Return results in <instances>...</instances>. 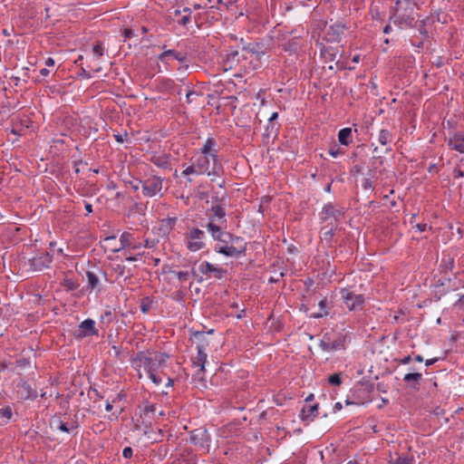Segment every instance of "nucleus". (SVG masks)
<instances>
[{
  "mask_svg": "<svg viewBox=\"0 0 464 464\" xmlns=\"http://www.w3.org/2000/svg\"><path fill=\"white\" fill-rule=\"evenodd\" d=\"M169 355L160 352H139L132 362L138 367H142L149 374L150 379L155 384L161 383L162 380L157 375V372L165 366Z\"/></svg>",
  "mask_w": 464,
  "mask_h": 464,
  "instance_id": "1",
  "label": "nucleus"
},
{
  "mask_svg": "<svg viewBox=\"0 0 464 464\" xmlns=\"http://www.w3.org/2000/svg\"><path fill=\"white\" fill-rule=\"evenodd\" d=\"M216 241L218 244L215 250L218 254L230 257H239L246 255L247 243L242 237L225 231Z\"/></svg>",
  "mask_w": 464,
  "mask_h": 464,
  "instance_id": "2",
  "label": "nucleus"
},
{
  "mask_svg": "<svg viewBox=\"0 0 464 464\" xmlns=\"http://www.w3.org/2000/svg\"><path fill=\"white\" fill-rule=\"evenodd\" d=\"M390 20L398 26H418L415 23L414 5H401V1L397 0L390 8Z\"/></svg>",
  "mask_w": 464,
  "mask_h": 464,
  "instance_id": "3",
  "label": "nucleus"
},
{
  "mask_svg": "<svg viewBox=\"0 0 464 464\" xmlns=\"http://www.w3.org/2000/svg\"><path fill=\"white\" fill-rule=\"evenodd\" d=\"M222 68L225 72L238 70L245 72L254 69L251 66V61L248 62V56L238 50H233L225 56L222 62Z\"/></svg>",
  "mask_w": 464,
  "mask_h": 464,
  "instance_id": "4",
  "label": "nucleus"
},
{
  "mask_svg": "<svg viewBox=\"0 0 464 464\" xmlns=\"http://www.w3.org/2000/svg\"><path fill=\"white\" fill-rule=\"evenodd\" d=\"M343 216L344 208L331 202L324 204L319 213L321 222L326 223L329 227H337Z\"/></svg>",
  "mask_w": 464,
  "mask_h": 464,
  "instance_id": "5",
  "label": "nucleus"
},
{
  "mask_svg": "<svg viewBox=\"0 0 464 464\" xmlns=\"http://www.w3.org/2000/svg\"><path fill=\"white\" fill-rule=\"evenodd\" d=\"M20 262L21 266L24 270L30 272H37L42 271L44 268L49 266V265L53 262V256L50 253L44 251L36 254L32 258H23Z\"/></svg>",
  "mask_w": 464,
  "mask_h": 464,
  "instance_id": "6",
  "label": "nucleus"
},
{
  "mask_svg": "<svg viewBox=\"0 0 464 464\" xmlns=\"http://www.w3.org/2000/svg\"><path fill=\"white\" fill-rule=\"evenodd\" d=\"M164 178L153 174L145 175L142 179V195L147 198L162 197Z\"/></svg>",
  "mask_w": 464,
  "mask_h": 464,
  "instance_id": "7",
  "label": "nucleus"
},
{
  "mask_svg": "<svg viewBox=\"0 0 464 464\" xmlns=\"http://www.w3.org/2000/svg\"><path fill=\"white\" fill-rule=\"evenodd\" d=\"M210 156L200 154L197 156L193 162L198 170L199 174H208V176H220L222 172V166L218 164V161H213V166L210 168Z\"/></svg>",
  "mask_w": 464,
  "mask_h": 464,
  "instance_id": "8",
  "label": "nucleus"
},
{
  "mask_svg": "<svg viewBox=\"0 0 464 464\" xmlns=\"http://www.w3.org/2000/svg\"><path fill=\"white\" fill-rule=\"evenodd\" d=\"M195 338L198 342L197 344V354L191 358L193 365L200 367V371L205 370V363L207 361L206 348L208 346V342L206 339L205 332H196Z\"/></svg>",
  "mask_w": 464,
  "mask_h": 464,
  "instance_id": "9",
  "label": "nucleus"
},
{
  "mask_svg": "<svg viewBox=\"0 0 464 464\" xmlns=\"http://www.w3.org/2000/svg\"><path fill=\"white\" fill-rule=\"evenodd\" d=\"M345 336L342 334L326 333L320 342V347L325 352L344 349Z\"/></svg>",
  "mask_w": 464,
  "mask_h": 464,
  "instance_id": "10",
  "label": "nucleus"
},
{
  "mask_svg": "<svg viewBox=\"0 0 464 464\" xmlns=\"http://www.w3.org/2000/svg\"><path fill=\"white\" fill-rule=\"evenodd\" d=\"M341 298L350 311H359L363 308L365 298L363 295L355 294L346 288L340 291Z\"/></svg>",
  "mask_w": 464,
  "mask_h": 464,
  "instance_id": "11",
  "label": "nucleus"
},
{
  "mask_svg": "<svg viewBox=\"0 0 464 464\" xmlns=\"http://www.w3.org/2000/svg\"><path fill=\"white\" fill-rule=\"evenodd\" d=\"M206 235L205 232L199 228H192L186 235V238L188 239L187 247L188 250L192 252H197L205 247L204 238Z\"/></svg>",
  "mask_w": 464,
  "mask_h": 464,
  "instance_id": "12",
  "label": "nucleus"
},
{
  "mask_svg": "<svg viewBox=\"0 0 464 464\" xmlns=\"http://www.w3.org/2000/svg\"><path fill=\"white\" fill-rule=\"evenodd\" d=\"M198 271L206 276V278L222 279L227 274V270L218 266H215L208 261H203L198 265Z\"/></svg>",
  "mask_w": 464,
  "mask_h": 464,
  "instance_id": "13",
  "label": "nucleus"
},
{
  "mask_svg": "<svg viewBox=\"0 0 464 464\" xmlns=\"http://www.w3.org/2000/svg\"><path fill=\"white\" fill-rule=\"evenodd\" d=\"M348 28L343 21H337L329 26L325 33L324 40L329 43H340L344 35V32Z\"/></svg>",
  "mask_w": 464,
  "mask_h": 464,
  "instance_id": "14",
  "label": "nucleus"
},
{
  "mask_svg": "<svg viewBox=\"0 0 464 464\" xmlns=\"http://www.w3.org/2000/svg\"><path fill=\"white\" fill-rule=\"evenodd\" d=\"M266 48L264 44L259 42H250L244 44L241 48V53L246 54L249 58L256 57L260 58L261 55L266 53Z\"/></svg>",
  "mask_w": 464,
  "mask_h": 464,
  "instance_id": "15",
  "label": "nucleus"
},
{
  "mask_svg": "<svg viewBox=\"0 0 464 464\" xmlns=\"http://www.w3.org/2000/svg\"><path fill=\"white\" fill-rule=\"evenodd\" d=\"M191 14L192 10L188 7H184L182 10L175 9L172 13H170L169 17L172 19V21L176 22L179 25L187 27L188 24L191 22Z\"/></svg>",
  "mask_w": 464,
  "mask_h": 464,
  "instance_id": "16",
  "label": "nucleus"
},
{
  "mask_svg": "<svg viewBox=\"0 0 464 464\" xmlns=\"http://www.w3.org/2000/svg\"><path fill=\"white\" fill-rule=\"evenodd\" d=\"M190 441L196 446L201 448L208 447L209 435L204 429L194 430L190 434Z\"/></svg>",
  "mask_w": 464,
  "mask_h": 464,
  "instance_id": "17",
  "label": "nucleus"
},
{
  "mask_svg": "<svg viewBox=\"0 0 464 464\" xmlns=\"http://www.w3.org/2000/svg\"><path fill=\"white\" fill-rule=\"evenodd\" d=\"M78 337H86L91 335H98V331L95 328V322L92 319H86L79 325Z\"/></svg>",
  "mask_w": 464,
  "mask_h": 464,
  "instance_id": "18",
  "label": "nucleus"
},
{
  "mask_svg": "<svg viewBox=\"0 0 464 464\" xmlns=\"http://www.w3.org/2000/svg\"><path fill=\"white\" fill-rule=\"evenodd\" d=\"M207 216L208 217V220L214 219V221L226 223L227 220L226 211L222 206V204H215L210 208L207 210Z\"/></svg>",
  "mask_w": 464,
  "mask_h": 464,
  "instance_id": "19",
  "label": "nucleus"
},
{
  "mask_svg": "<svg viewBox=\"0 0 464 464\" xmlns=\"http://www.w3.org/2000/svg\"><path fill=\"white\" fill-rule=\"evenodd\" d=\"M177 223L176 217H168L167 218H163L160 221L159 227L157 229L159 230V235L162 237H167L171 230L174 228Z\"/></svg>",
  "mask_w": 464,
  "mask_h": 464,
  "instance_id": "20",
  "label": "nucleus"
},
{
  "mask_svg": "<svg viewBox=\"0 0 464 464\" xmlns=\"http://www.w3.org/2000/svg\"><path fill=\"white\" fill-rule=\"evenodd\" d=\"M140 411V418L152 420L156 414V404L150 402L148 400H143L141 404L139 405Z\"/></svg>",
  "mask_w": 464,
  "mask_h": 464,
  "instance_id": "21",
  "label": "nucleus"
},
{
  "mask_svg": "<svg viewBox=\"0 0 464 464\" xmlns=\"http://www.w3.org/2000/svg\"><path fill=\"white\" fill-rule=\"evenodd\" d=\"M217 142L214 138H208L203 147L201 148V154L211 157L212 161H218V150L215 149Z\"/></svg>",
  "mask_w": 464,
  "mask_h": 464,
  "instance_id": "22",
  "label": "nucleus"
},
{
  "mask_svg": "<svg viewBox=\"0 0 464 464\" xmlns=\"http://www.w3.org/2000/svg\"><path fill=\"white\" fill-rule=\"evenodd\" d=\"M403 381L407 383L408 387L413 391L420 390V384L422 381V374L420 372H409L403 377Z\"/></svg>",
  "mask_w": 464,
  "mask_h": 464,
  "instance_id": "23",
  "label": "nucleus"
},
{
  "mask_svg": "<svg viewBox=\"0 0 464 464\" xmlns=\"http://www.w3.org/2000/svg\"><path fill=\"white\" fill-rule=\"evenodd\" d=\"M17 386L21 388V391L18 392L21 399L34 401L37 398L36 390L33 389L26 382H21Z\"/></svg>",
  "mask_w": 464,
  "mask_h": 464,
  "instance_id": "24",
  "label": "nucleus"
},
{
  "mask_svg": "<svg viewBox=\"0 0 464 464\" xmlns=\"http://www.w3.org/2000/svg\"><path fill=\"white\" fill-rule=\"evenodd\" d=\"M157 91L161 93H174L176 83L171 79L162 78L157 80Z\"/></svg>",
  "mask_w": 464,
  "mask_h": 464,
  "instance_id": "25",
  "label": "nucleus"
},
{
  "mask_svg": "<svg viewBox=\"0 0 464 464\" xmlns=\"http://www.w3.org/2000/svg\"><path fill=\"white\" fill-rule=\"evenodd\" d=\"M99 274L100 273H97V272L92 271V270H88L86 272V277H87L86 288L90 292H92L93 290H98L99 292L101 291V288H100L101 281L99 278Z\"/></svg>",
  "mask_w": 464,
  "mask_h": 464,
  "instance_id": "26",
  "label": "nucleus"
},
{
  "mask_svg": "<svg viewBox=\"0 0 464 464\" xmlns=\"http://www.w3.org/2000/svg\"><path fill=\"white\" fill-rule=\"evenodd\" d=\"M448 144L452 150L464 153V134L462 132H455L450 138Z\"/></svg>",
  "mask_w": 464,
  "mask_h": 464,
  "instance_id": "27",
  "label": "nucleus"
},
{
  "mask_svg": "<svg viewBox=\"0 0 464 464\" xmlns=\"http://www.w3.org/2000/svg\"><path fill=\"white\" fill-rule=\"evenodd\" d=\"M318 404L304 405L301 411L300 418L303 421H313L316 416Z\"/></svg>",
  "mask_w": 464,
  "mask_h": 464,
  "instance_id": "28",
  "label": "nucleus"
},
{
  "mask_svg": "<svg viewBox=\"0 0 464 464\" xmlns=\"http://www.w3.org/2000/svg\"><path fill=\"white\" fill-rule=\"evenodd\" d=\"M150 161L156 165L157 167L163 169H170V161H169V156L167 154L160 155V156H152L150 158Z\"/></svg>",
  "mask_w": 464,
  "mask_h": 464,
  "instance_id": "29",
  "label": "nucleus"
},
{
  "mask_svg": "<svg viewBox=\"0 0 464 464\" xmlns=\"http://www.w3.org/2000/svg\"><path fill=\"white\" fill-rule=\"evenodd\" d=\"M353 130L351 128H343L338 132V140L342 145L348 146L353 142Z\"/></svg>",
  "mask_w": 464,
  "mask_h": 464,
  "instance_id": "30",
  "label": "nucleus"
},
{
  "mask_svg": "<svg viewBox=\"0 0 464 464\" xmlns=\"http://www.w3.org/2000/svg\"><path fill=\"white\" fill-rule=\"evenodd\" d=\"M450 278H444L443 280L440 279L438 282L434 285V292H435V297L437 299H440L443 295H445L449 292V288H446V283H450Z\"/></svg>",
  "mask_w": 464,
  "mask_h": 464,
  "instance_id": "31",
  "label": "nucleus"
},
{
  "mask_svg": "<svg viewBox=\"0 0 464 464\" xmlns=\"http://www.w3.org/2000/svg\"><path fill=\"white\" fill-rule=\"evenodd\" d=\"M218 222L214 221V219H210L206 225V228L211 234V237L214 240H216L221 234L225 232V230H223L221 227L218 225Z\"/></svg>",
  "mask_w": 464,
  "mask_h": 464,
  "instance_id": "32",
  "label": "nucleus"
},
{
  "mask_svg": "<svg viewBox=\"0 0 464 464\" xmlns=\"http://www.w3.org/2000/svg\"><path fill=\"white\" fill-rule=\"evenodd\" d=\"M337 227L324 226L321 228L322 240H324L329 246L333 245L334 230Z\"/></svg>",
  "mask_w": 464,
  "mask_h": 464,
  "instance_id": "33",
  "label": "nucleus"
},
{
  "mask_svg": "<svg viewBox=\"0 0 464 464\" xmlns=\"http://www.w3.org/2000/svg\"><path fill=\"white\" fill-rule=\"evenodd\" d=\"M172 56L174 59L178 60L180 63H185L187 61V56L184 53H178L175 50H167L159 55V59L160 61H164L166 57Z\"/></svg>",
  "mask_w": 464,
  "mask_h": 464,
  "instance_id": "34",
  "label": "nucleus"
},
{
  "mask_svg": "<svg viewBox=\"0 0 464 464\" xmlns=\"http://www.w3.org/2000/svg\"><path fill=\"white\" fill-rule=\"evenodd\" d=\"M337 50L334 47L324 46L321 50V54L325 62H334L337 55Z\"/></svg>",
  "mask_w": 464,
  "mask_h": 464,
  "instance_id": "35",
  "label": "nucleus"
},
{
  "mask_svg": "<svg viewBox=\"0 0 464 464\" xmlns=\"http://www.w3.org/2000/svg\"><path fill=\"white\" fill-rule=\"evenodd\" d=\"M154 304V299L152 296H145L140 300V310L143 314H148Z\"/></svg>",
  "mask_w": 464,
  "mask_h": 464,
  "instance_id": "36",
  "label": "nucleus"
},
{
  "mask_svg": "<svg viewBox=\"0 0 464 464\" xmlns=\"http://www.w3.org/2000/svg\"><path fill=\"white\" fill-rule=\"evenodd\" d=\"M393 464H413L414 458L412 455H400L395 453V458L392 459Z\"/></svg>",
  "mask_w": 464,
  "mask_h": 464,
  "instance_id": "37",
  "label": "nucleus"
},
{
  "mask_svg": "<svg viewBox=\"0 0 464 464\" xmlns=\"http://www.w3.org/2000/svg\"><path fill=\"white\" fill-rule=\"evenodd\" d=\"M378 141L385 146L392 141V134L388 130L382 129L380 130Z\"/></svg>",
  "mask_w": 464,
  "mask_h": 464,
  "instance_id": "38",
  "label": "nucleus"
},
{
  "mask_svg": "<svg viewBox=\"0 0 464 464\" xmlns=\"http://www.w3.org/2000/svg\"><path fill=\"white\" fill-rule=\"evenodd\" d=\"M131 238H132V234H130V232H127V231L123 232L120 237L121 247L116 249L115 251H119L121 249L130 247L131 246V242H130Z\"/></svg>",
  "mask_w": 464,
  "mask_h": 464,
  "instance_id": "39",
  "label": "nucleus"
},
{
  "mask_svg": "<svg viewBox=\"0 0 464 464\" xmlns=\"http://www.w3.org/2000/svg\"><path fill=\"white\" fill-rule=\"evenodd\" d=\"M198 96H200V92L191 88H188L186 91V102L188 104H191L196 102V98Z\"/></svg>",
  "mask_w": 464,
  "mask_h": 464,
  "instance_id": "40",
  "label": "nucleus"
},
{
  "mask_svg": "<svg viewBox=\"0 0 464 464\" xmlns=\"http://www.w3.org/2000/svg\"><path fill=\"white\" fill-rule=\"evenodd\" d=\"M326 304H327V300L326 298H324L322 299L318 305L320 307V309L323 311L321 313H317V314H314L311 315V317L313 318H321L323 317L324 315H326L328 314V312L326 311Z\"/></svg>",
  "mask_w": 464,
  "mask_h": 464,
  "instance_id": "41",
  "label": "nucleus"
},
{
  "mask_svg": "<svg viewBox=\"0 0 464 464\" xmlns=\"http://www.w3.org/2000/svg\"><path fill=\"white\" fill-rule=\"evenodd\" d=\"M13 416V411L10 406H5L0 409V418L8 421Z\"/></svg>",
  "mask_w": 464,
  "mask_h": 464,
  "instance_id": "42",
  "label": "nucleus"
},
{
  "mask_svg": "<svg viewBox=\"0 0 464 464\" xmlns=\"http://www.w3.org/2000/svg\"><path fill=\"white\" fill-rule=\"evenodd\" d=\"M63 285L67 291H73L79 287V284L70 278H65Z\"/></svg>",
  "mask_w": 464,
  "mask_h": 464,
  "instance_id": "43",
  "label": "nucleus"
},
{
  "mask_svg": "<svg viewBox=\"0 0 464 464\" xmlns=\"http://www.w3.org/2000/svg\"><path fill=\"white\" fill-rule=\"evenodd\" d=\"M170 273L174 274L178 279L181 282H186L188 281V277H189V272L188 271H173L171 270Z\"/></svg>",
  "mask_w": 464,
  "mask_h": 464,
  "instance_id": "44",
  "label": "nucleus"
},
{
  "mask_svg": "<svg viewBox=\"0 0 464 464\" xmlns=\"http://www.w3.org/2000/svg\"><path fill=\"white\" fill-rule=\"evenodd\" d=\"M15 363H16V367L21 370H24L31 365V362L27 358H20V359L16 360Z\"/></svg>",
  "mask_w": 464,
  "mask_h": 464,
  "instance_id": "45",
  "label": "nucleus"
},
{
  "mask_svg": "<svg viewBox=\"0 0 464 464\" xmlns=\"http://www.w3.org/2000/svg\"><path fill=\"white\" fill-rule=\"evenodd\" d=\"M182 174L185 175V176H189V175H192V174H196V175H200L198 170H197V168L194 164V162L192 161V164L188 166L183 171H182Z\"/></svg>",
  "mask_w": 464,
  "mask_h": 464,
  "instance_id": "46",
  "label": "nucleus"
},
{
  "mask_svg": "<svg viewBox=\"0 0 464 464\" xmlns=\"http://www.w3.org/2000/svg\"><path fill=\"white\" fill-rule=\"evenodd\" d=\"M328 382L332 385H340L342 383V378L339 373H334L329 376Z\"/></svg>",
  "mask_w": 464,
  "mask_h": 464,
  "instance_id": "47",
  "label": "nucleus"
},
{
  "mask_svg": "<svg viewBox=\"0 0 464 464\" xmlns=\"http://www.w3.org/2000/svg\"><path fill=\"white\" fill-rule=\"evenodd\" d=\"M92 52L94 54H96L98 57H101L103 55V47L101 42H96L95 44L92 47Z\"/></svg>",
  "mask_w": 464,
  "mask_h": 464,
  "instance_id": "48",
  "label": "nucleus"
},
{
  "mask_svg": "<svg viewBox=\"0 0 464 464\" xmlns=\"http://www.w3.org/2000/svg\"><path fill=\"white\" fill-rule=\"evenodd\" d=\"M112 271L118 277L123 276L125 274V266L120 264H117L112 266Z\"/></svg>",
  "mask_w": 464,
  "mask_h": 464,
  "instance_id": "49",
  "label": "nucleus"
},
{
  "mask_svg": "<svg viewBox=\"0 0 464 464\" xmlns=\"http://www.w3.org/2000/svg\"><path fill=\"white\" fill-rule=\"evenodd\" d=\"M415 23H417V25H418V26H415V27L418 28V30L420 33V34H422L424 37H428V32L425 29V22H424V20H421V21H416L415 20Z\"/></svg>",
  "mask_w": 464,
  "mask_h": 464,
  "instance_id": "50",
  "label": "nucleus"
},
{
  "mask_svg": "<svg viewBox=\"0 0 464 464\" xmlns=\"http://www.w3.org/2000/svg\"><path fill=\"white\" fill-rule=\"evenodd\" d=\"M456 309H458L461 314H464V295H460V297L454 304Z\"/></svg>",
  "mask_w": 464,
  "mask_h": 464,
  "instance_id": "51",
  "label": "nucleus"
},
{
  "mask_svg": "<svg viewBox=\"0 0 464 464\" xmlns=\"http://www.w3.org/2000/svg\"><path fill=\"white\" fill-rule=\"evenodd\" d=\"M57 429L63 432H66V433H69L71 431V429L69 427V424L63 421V420H59L58 421V424H57Z\"/></svg>",
  "mask_w": 464,
  "mask_h": 464,
  "instance_id": "52",
  "label": "nucleus"
},
{
  "mask_svg": "<svg viewBox=\"0 0 464 464\" xmlns=\"http://www.w3.org/2000/svg\"><path fill=\"white\" fill-rule=\"evenodd\" d=\"M328 153H329L332 157L336 158L337 156H339V155L343 154V151L341 149L337 148L336 146H334V147H332V148H330V149H329Z\"/></svg>",
  "mask_w": 464,
  "mask_h": 464,
  "instance_id": "53",
  "label": "nucleus"
},
{
  "mask_svg": "<svg viewBox=\"0 0 464 464\" xmlns=\"http://www.w3.org/2000/svg\"><path fill=\"white\" fill-rule=\"evenodd\" d=\"M101 319H102V322L106 321L107 324L111 323L112 320L111 311H110V310L105 311L104 314L102 315Z\"/></svg>",
  "mask_w": 464,
  "mask_h": 464,
  "instance_id": "54",
  "label": "nucleus"
},
{
  "mask_svg": "<svg viewBox=\"0 0 464 464\" xmlns=\"http://www.w3.org/2000/svg\"><path fill=\"white\" fill-rule=\"evenodd\" d=\"M130 185L134 191H137L140 187L142 188V179H135L130 181Z\"/></svg>",
  "mask_w": 464,
  "mask_h": 464,
  "instance_id": "55",
  "label": "nucleus"
},
{
  "mask_svg": "<svg viewBox=\"0 0 464 464\" xmlns=\"http://www.w3.org/2000/svg\"><path fill=\"white\" fill-rule=\"evenodd\" d=\"M204 373H205V370L204 371H200V367H198V370L197 371V372L193 375V379L195 381H204Z\"/></svg>",
  "mask_w": 464,
  "mask_h": 464,
  "instance_id": "56",
  "label": "nucleus"
},
{
  "mask_svg": "<svg viewBox=\"0 0 464 464\" xmlns=\"http://www.w3.org/2000/svg\"><path fill=\"white\" fill-rule=\"evenodd\" d=\"M132 454H133V450L130 447H126L123 449V451H122V456L125 458V459H130L132 457Z\"/></svg>",
  "mask_w": 464,
  "mask_h": 464,
  "instance_id": "57",
  "label": "nucleus"
},
{
  "mask_svg": "<svg viewBox=\"0 0 464 464\" xmlns=\"http://www.w3.org/2000/svg\"><path fill=\"white\" fill-rule=\"evenodd\" d=\"M362 186L364 189H373L372 182L370 179H364Z\"/></svg>",
  "mask_w": 464,
  "mask_h": 464,
  "instance_id": "58",
  "label": "nucleus"
},
{
  "mask_svg": "<svg viewBox=\"0 0 464 464\" xmlns=\"http://www.w3.org/2000/svg\"><path fill=\"white\" fill-rule=\"evenodd\" d=\"M225 198H226L225 195L222 197L214 196V197H212V202L215 204H222L225 200Z\"/></svg>",
  "mask_w": 464,
  "mask_h": 464,
  "instance_id": "59",
  "label": "nucleus"
},
{
  "mask_svg": "<svg viewBox=\"0 0 464 464\" xmlns=\"http://www.w3.org/2000/svg\"><path fill=\"white\" fill-rule=\"evenodd\" d=\"M79 75L86 79H90L92 77L91 73L82 66L81 67V72Z\"/></svg>",
  "mask_w": 464,
  "mask_h": 464,
  "instance_id": "60",
  "label": "nucleus"
},
{
  "mask_svg": "<svg viewBox=\"0 0 464 464\" xmlns=\"http://www.w3.org/2000/svg\"><path fill=\"white\" fill-rule=\"evenodd\" d=\"M123 35L125 38H131L134 35V33L130 28H125L123 31Z\"/></svg>",
  "mask_w": 464,
  "mask_h": 464,
  "instance_id": "61",
  "label": "nucleus"
},
{
  "mask_svg": "<svg viewBox=\"0 0 464 464\" xmlns=\"http://www.w3.org/2000/svg\"><path fill=\"white\" fill-rule=\"evenodd\" d=\"M415 227L420 232H424L427 230L428 225L426 223H420L417 224Z\"/></svg>",
  "mask_w": 464,
  "mask_h": 464,
  "instance_id": "62",
  "label": "nucleus"
},
{
  "mask_svg": "<svg viewBox=\"0 0 464 464\" xmlns=\"http://www.w3.org/2000/svg\"><path fill=\"white\" fill-rule=\"evenodd\" d=\"M156 246V242L154 240L146 239L144 246L148 248H152Z\"/></svg>",
  "mask_w": 464,
  "mask_h": 464,
  "instance_id": "63",
  "label": "nucleus"
},
{
  "mask_svg": "<svg viewBox=\"0 0 464 464\" xmlns=\"http://www.w3.org/2000/svg\"><path fill=\"white\" fill-rule=\"evenodd\" d=\"M464 177V171L460 169H454V178H460Z\"/></svg>",
  "mask_w": 464,
  "mask_h": 464,
  "instance_id": "64",
  "label": "nucleus"
}]
</instances>
